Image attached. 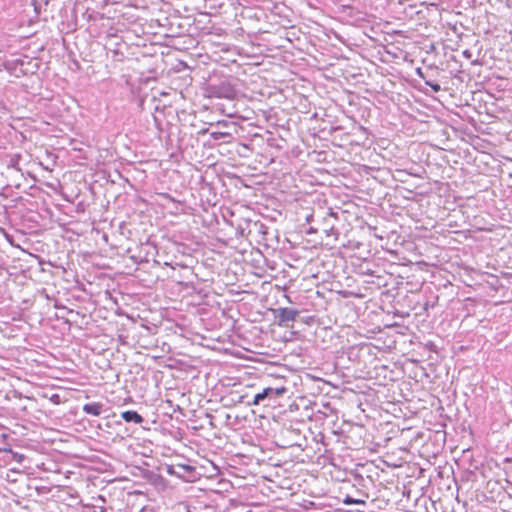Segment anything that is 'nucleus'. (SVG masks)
<instances>
[{
	"label": "nucleus",
	"mask_w": 512,
	"mask_h": 512,
	"mask_svg": "<svg viewBox=\"0 0 512 512\" xmlns=\"http://www.w3.org/2000/svg\"><path fill=\"white\" fill-rule=\"evenodd\" d=\"M286 392H287V388L284 385L277 386V387H266V388H264L262 390V392L257 393L254 396V398H253L252 402L250 403V405L257 406L265 398L273 397V396L280 397L283 394H285Z\"/></svg>",
	"instance_id": "f257e3e1"
},
{
	"label": "nucleus",
	"mask_w": 512,
	"mask_h": 512,
	"mask_svg": "<svg viewBox=\"0 0 512 512\" xmlns=\"http://www.w3.org/2000/svg\"><path fill=\"white\" fill-rule=\"evenodd\" d=\"M103 410V405L100 402L87 403L83 406V411L86 414L93 416H100Z\"/></svg>",
	"instance_id": "f03ea898"
},
{
	"label": "nucleus",
	"mask_w": 512,
	"mask_h": 512,
	"mask_svg": "<svg viewBox=\"0 0 512 512\" xmlns=\"http://www.w3.org/2000/svg\"><path fill=\"white\" fill-rule=\"evenodd\" d=\"M297 315L298 312L293 309L282 308L279 311V320L280 322H293L295 321Z\"/></svg>",
	"instance_id": "7ed1b4c3"
},
{
	"label": "nucleus",
	"mask_w": 512,
	"mask_h": 512,
	"mask_svg": "<svg viewBox=\"0 0 512 512\" xmlns=\"http://www.w3.org/2000/svg\"><path fill=\"white\" fill-rule=\"evenodd\" d=\"M121 417L126 422H134L136 424H141L144 420L138 412L130 410L122 412Z\"/></svg>",
	"instance_id": "20e7f679"
},
{
	"label": "nucleus",
	"mask_w": 512,
	"mask_h": 512,
	"mask_svg": "<svg viewBox=\"0 0 512 512\" xmlns=\"http://www.w3.org/2000/svg\"><path fill=\"white\" fill-rule=\"evenodd\" d=\"M228 136H230V134L227 133V132H219V131L211 132V137L214 140H219V139H222V138H225V137H228Z\"/></svg>",
	"instance_id": "39448f33"
},
{
	"label": "nucleus",
	"mask_w": 512,
	"mask_h": 512,
	"mask_svg": "<svg viewBox=\"0 0 512 512\" xmlns=\"http://www.w3.org/2000/svg\"><path fill=\"white\" fill-rule=\"evenodd\" d=\"M427 84L432 88V90L434 92H439L441 90L440 85L437 84V83H429V82H427Z\"/></svg>",
	"instance_id": "423d86ee"
},
{
	"label": "nucleus",
	"mask_w": 512,
	"mask_h": 512,
	"mask_svg": "<svg viewBox=\"0 0 512 512\" xmlns=\"http://www.w3.org/2000/svg\"><path fill=\"white\" fill-rule=\"evenodd\" d=\"M50 400L54 403V404H60V396L58 394H53L51 397H50Z\"/></svg>",
	"instance_id": "0eeeda50"
},
{
	"label": "nucleus",
	"mask_w": 512,
	"mask_h": 512,
	"mask_svg": "<svg viewBox=\"0 0 512 512\" xmlns=\"http://www.w3.org/2000/svg\"><path fill=\"white\" fill-rule=\"evenodd\" d=\"M220 124H222V125H226V122H225V121H223V122L218 121V125H220Z\"/></svg>",
	"instance_id": "6e6552de"
},
{
	"label": "nucleus",
	"mask_w": 512,
	"mask_h": 512,
	"mask_svg": "<svg viewBox=\"0 0 512 512\" xmlns=\"http://www.w3.org/2000/svg\"><path fill=\"white\" fill-rule=\"evenodd\" d=\"M248 512H252V511H248Z\"/></svg>",
	"instance_id": "1a4fd4ad"
}]
</instances>
